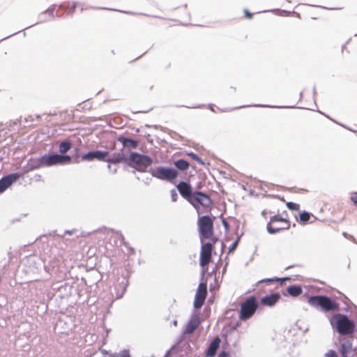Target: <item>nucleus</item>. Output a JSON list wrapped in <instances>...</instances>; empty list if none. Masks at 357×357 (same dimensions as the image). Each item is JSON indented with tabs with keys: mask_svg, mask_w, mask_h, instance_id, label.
<instances>
[{
	"mask_svg": "<svg viewBox=\"0 0 357 357\" xmlns=\"http://www.w3.org/2000/svg\"><path fill=\"white\" fill-rule=\"evenodd\" d=\"M213 219L208 215L199 217L197 220V226L201 243L206 240L218 242V238L214 234Z\"/></svg>",
	"mask_w": 357,
	"mask_h": 357,
	"instance_id": "f257e3e1",
	"label": "nucleus"
},
{
	"mask_svg": "<svg viewBox=\"0 0 357 357\" xmlns=\"http://www.w3.org/2000/svg\"><path fill=\"white\" fill-rule=\"evenodd\" d=\"M308 303L313 307H320L326 312L335 311L338 309V304L326 296H312L307 300Z\"/></svg>",
	"mask_w": 357,
	"mask_h": 357,
	"instance_id": "f03ea898",
	"label": "nucleus"
},
{
	"mask_svg": "<svg viewBox=\"0 0 357 357\" xmlns=\"http://www.w3.org/2000/svg\"><path fill=\"white\" fill-rule=\"evenodd\" d=\"M291 222L287 218L279 214L272 216L268 222L266 229L268 233L274 234L290 228Z\"/></svg>",
	"mask_w": 357,
	"mask_h": 357,
	"instance_id": "7ed1b4c3",
	"label": "nucleus"
},
{
	"mask_svg": "<svg viewBox=\"0 0 357 357\" xmlns=\"http://www.w3.org/2000/svg\"><path fill=\"white\" fill-rule=\"evenodd\" d=\"M259 304L255 296L248 298L241 305L239 319L245 321L251 318L257 311Z\"/></svg>",
	"mask_w": 357,
	"mask_h": 357,
	"instance_id": "20e7f679",
	"label": "nucleus"
},
{
	"mask_svg": "<svg viewBox=\"0 0 357 357\" xmlns=\"http://www.w3.org/2000/svg\"><path fill=\"white\" fill-rule=\"evenodd\" d=\"M336 329L342 335H351L355 331V324L346 315L338 314L335 315Z\"/></svg>",
	"mask_w": 357,
	"mask_h": 357,
	"instance_id": "39448f33",
	"label": "nucleus"
},
{
	"mask_svg": "<svg viewBox=\"0 0 357 357\" xmlns=\"http://www.w3.org/2000/svg\"><path fill=\"white\" fill-rule=\"evenodd\" d=\"M128 165L139 172H144L152 164V159L145 155L132 152L128 158Z\"/></svg>",
	"mask_w": 357,
	"mask_h": 357,
	"instance_id": "423d86ee",
	"label": "nucleus"
},
{
	"mask_svg": "<svg viewBox=\"0 0 357 357\" xmlns=\"http://www.w3.org/2000/svg\"><path fill=\"white\" fill-rule=\"evenodd\" d=\"M189 203L196 208L198 213L201 212L200 206L203 207L204 212L209 211L211 209L212 201L211 198L202 192H195Z\"/></svg>",
	"mask_w": 357,
	"mask_h": 357,
	"instance_id": "0eeeda50",
	"label": "nucleus"
},
{
	"mask_svg": "<svg viewBox=\"0 0 357 357\" xmlns=\"http://www.w3.org/2000/svg\"><path fill=\"white\" fill-rule=\"evenodd\" d=\"M71 160L69 155L45 154L39 158V162L41 166L50 167L56 165L69 164L71 162Z\"/></svg>",
	"mask_w": 357,
	"mask_h": 357,
	"instance_id": "6e6552de",
	"label": "nucleus"
},
{
	"mask_svg": "<svg viewBox=\"0 0 357 357\" xmlns=\"http://www.w3.org/2000/svg\"><path fill=\"white\" fill-rule=\"evenodd\" d=\"M217 242L209 241L207 243H202L200 254H199V264L205 270L208 269V265L212 261V251L214 245Z\"/></svg>",
	"mask_w": 357,
	"mask_h": 357,
	"instance_id": "1a4fd4ad",
	"label": "nucleus"
},
{
	"mask_svg": "<svg viewBox=\"0 0 357 357\" xmlns=\"http://www.w3.org/2000/svg\"><path fill=\"white\" fill-rule=\"evenodd\" d=\"M152 174L162 180L172 181L178 177V173L177 170L172 168L159 167L154 170Z\"/></svg>",
	"mask_w": 357,
	"mask_h": 357,
	"instance_id": "9d476101",
	"label": "nucleus"
},
{
	"mask_svg": "<svg viewBox=\"0 0 357 357\" xmlns=\"http://www.w3.org/2000/svg\"><path fill=\"white\" fill-rule=\"evenodd\" d=\"M206 296L207 282L206 281L202 282L198 286L195 296L194 307L195 309H199L204 305Z\"/></svg>",
	"mask_w": 357,
	"mask_h": 357,
	"instance_id": "9b49d317",
	"label": "nucleus"
},
{
	"mask_svg": "<svg viewBox=\"0 0 357 357\" xmlns=\"http://www.w3.org/2000/svg\"><path fill=\"white\" fill-rule=\"evenodd\" d=\"M18 173H13L0 179V193L5 192L11 185L20 178Z\"/></svg>",
	"mask_w": 357,
	"mask_h": 357,
	"instance_id": "f8f14e48",
	"label": "nucleus"
},
{
	"mask_svg": "<svg viewBox=\"0 0 357 357\" xmlns=\"http://www.w3.org/2000/svg\"><path fill=\"white\" fill-rule=\"evenodd\" d=\"M176 188L181 195L189 202L194 195L190 184L185 181H181L177 184Z\"/></svg>",
	"mask_w": 357,
	"mask_h": 357,
	"instance_id": "ddd939ff",
	"label": "nucleus"
},
{
	"mask_svg": "<svg viewBox=\"0 0 357 357\" xmlns=\"http://www.w3.org/2000/svg\"><path fill=\"white\" fill-rule=\"evenodd\" d=\"M109 155V152L102 151H94L89 152L82 155L83 160H93L95 159L101 161H105L106 158Z\"/></svg>",
	"mask_w": 357,
	"mask_h": 357,
	"instance_id": "4468645a",
	"label": "nucleus"
},
{
	"mask_svg": "<svg viewBox=\"0 0 357 357\" xmlns=\"http://www.w3.org/2000/svg\"><path fill=\"white\" fill-rule=\"evenodd\" d=\"M280 295L278 293L267 295L261 300V303L266 306H273L280 299Z\"/></svg>",
	"mask_w": 357,
	"mask_h": 357,
	"instance_id": "2eb2a0df",
	"label": "nucleus"
},
{
	"mask_svg": "<svg viewBox=\"0 0 357 357\" xmlns=\"http://www.w3.org/2000/svg\"><path fill=\"white\" fill-rule=\"evenodd\" d=\"M200 324L199 319L197 316H194L188 322L185 328V333L191 334L192 333Z\"/></svg>",
	"mask_w": 357,
	"mask_h": 357,
	"instance_id": "dca6fc26",
	"label": "nucleus"
},
{
	"mask_svg": "<svg viewBox=\"0 0 357 357\" xmlns=\"http://www.w3.org/2000/svg\"><path fill=\"white\" fill-rule=\"evenodd\" d=\"M220 339L217 337L210 344L208 349L206 355L209 357H213L216 354V351L220 346Z\"/></svg>",
	"mask_w": 357,
	"mask_h": 357,
	"instance_id": "f3484780",
	"label": "nucleus"
},
{
	"mask_svg": "<svg viewBox=\"0 0 357 357\" xmlns=\"http://www.w3.org/2000/svg\"><path fill=\"white\" fill-rule=\"evenodd\" d=\"M106 162L113 164L121 163L126 161V159L123 153H114L109 158H106Z\"/></svg>",
	"mask_w": 357,
	"mask_h": 357,
	"instance_id": "a211bd4d",
	"label": "nucleus"
},
{
	"mask_svg": "<svg viewBox=\"0 0 357 357\" xmlns=\"http://www.w3.org/2000/svg\"><path fill=\"white\" fill-rule=\"evenodd\" d=\"M174 166L181 171H186L190 167V164L188 161L180 159L174 162Z\"/></svg>",
	"mask_w": 357,
	"mask_h": 357,
	"instance_id": "6ab92c4d",
	"label": "nucleus"
},
{
	"mask_svg": "<svg viewBox=\"0 0 357 357\" xmlns=\"http://www.w3.org/2000/svg\"><path fill=\"white\" fill-rule=\"evenodd\" d=\"M351 351V344L345 342L341 344L340 352L342 357H348V354Z\"/></svg>",
	"mask_w": 357,
	"mask_h": 357,
	"instance_id": "aec40b11",
	"label": "nucleus"
},
{
	"mask_svg": "<svg viewBox=\"0 0 357 357\" xmlns=\"http://www.w3.org/2000/svg\"><path fill=\"white\" fill-rule=\"evenodd\" d=\"M302 288L300 286L292 285L287 288V292L292 296H298L302 294Z\"/></svg>",
	"mask_w": 357,
	"mask_h": 357,
	"instance_id": "412c9836",
	"label": "nucleus"
},
{
	"mask_svg": "<svg viewBox=\"0 0 357 357\" xmlns=\"http://www.w3.org/2000/svg\"><path fill=\"white\" fill-rule=\"evenodd\" d=\"M119 141L122 142L124 146H131L132 148H136L138 146V142L131 139L122 137L119 138Z\"/></svg>",
	"mask_w": 357,
	"mask_h": 357,
	"instance_id": "4be33fe9",
	"label": "nucleus"
},
{
	"mask_svg": "<svg viewBox=\"0 0 357 357\" xmlns=\"http://www.w3.org/2000/svg\"><path fill=\"white\" fill-rule=\"evenodd\" d=\"M71 146L72 145L70 142H62L59 144V152L64 154L71 149Z\"/></svg>",
	"mask_w": 357,
	"mask_h": 357,
	"instance_id": "5701e85b",
	"label": "nucleus"
},
{
	"mask_svg": "<svg viewBox=\"0 0 357 357\" xmlns=\"http://www.w3.org/2000/svg\"><path fill=\"white\" fill-rule=\"evenodd\" d=\"M187 155L188 156H190L192 159H193L194 160L197 162L199 165H205L203 160L201 158H199L197 154L194 153L193 152L187 153Z\"/></svg>",
	"mask_w": 357,
	"mask_h": 357,
	"instance_id": "b1692460",
	"label": "nucleus"
},
{
	"mask_svg": "<svg viewBox=\"0 0 357 357\" xmlns=\"http://www.w3.org/2000/svg\"><path fill=\"white\" fill-rule=\"evenodd\" d=\"M310 215L307 212H303L300 214V220L302 222H306L310 220Z\"/></svg>",
	"mask_w": 357,
	"mask_h": 357,
	"instance_id": "393cba45",
	"label": "nucleus"
},
{
	"mask_svg": "<svg viewBox=\"0 0 357 357\" xmlns=\"http://www.w3.org/2000/svg\"><path fill=\"white\" fill-rule=\"evenodd\" d=\"M287 206L288 207V208L294 211H298L300 208L299 204L294 202H287Z\"/></svg>",
	"mask_w": 357,
	"mask_h": 357,
	"instance_id": "a878e982",
	"label": "nucleus"
},
{
	"mask_svg": "<svg viewBox=\"0 0 357 357\" xmlns=\"http://www.w3.org/2000/svg\"><path fill=\"white\" fill-rule=\"evenodd\" d=\"M238 241H239V238H238L231 245V246L229 248V252H233L236 248V247L238 246Z\"/></svg>",
	"mask_w": 357,
	"mask_h": 357,
	"instance_id": "bb28decb",
	"label": "nucleus"
},
{
	"mask_svg": "<svg viewBox=\"0 0 357 357\" xmlns=\"http://www.w3.org/2000/svg\"><path fill=\"white\" fill-rule=\"evenodd\" d=\"M324 357H337L336 352L333 350L328 351Z\"/></svg>",
	"mask_w": 357,
	"mask_h": 357,
	"instance_id": "cd10ccee",
	"label": "nucleus"
},
{
	"mask_svg": "<svg viewBox=\"0 0 357 357\" xmlns=\"http://www.w3.org/2000/svg\"><path fill=\"white\" fill-rule=\"evenodd\" d=\"M351 201L354 203V204L357 205V192H353L351 195Z\"/></svg>",
	"mask_w": 357,
	"mask_h": 357,
	"instance_id": "c85d7f7f",
	"label": "nucleus"
},
{
	"mask_svg": "<svg viewBox=\"0 0 357 357\" xmlns=\"http://www.w3.org/2000/svg\"><path fill=\"white\" fill-rule=\"evenodd\" d=\"M245 17L249 20L252 18V13H250L248 10H244Z\"/></svg>",
	"mask_w": 357,
	"mask_h": 357,
	"instance_id": "c756f323",
	"label": "nucleus"
},
{
	"mask_svg": "<svg viewBox=\"0 0 357 357\" xmlns=\"http://www.w3.org/2000/svg\"><path fill=\"white\" fill-rule=\"evenodd\" d=\"M280 280V279H278V278H273V279H266V280H261L262 282H273V281H279Z\"/></svg>",
	"mask_w": 357,
	"mask_h": 357,
	"instance_id": "7c9ffc66",
	"label": "nucleus"
},
{
	"mask_svg": "<svg viewBox=\"0 0 357 357\" xmlns=\"http://www.w3.org/2000/svg\"><path fill=\"white\" fill-rule=\"evenodd\" d=\"M121 357H130L128 351H124L121 353Z\"/></svg>",
	"mask_w": 357,
	"mask_h": 357,
	"instance_id": "2f4dec72",
	"label": "nucleus"
},
{
	"mask_svg": "<svg viewBox=\"0 0 357 357\" xmlns=\"http://www.w3.org/2000/svg\"><path fill=\"white\" fill-rule=\"evenodd\" d=\"M218 357H230L229 355L225 352V351H222L219 355H218Z\"/></svg>",
	"mask_w": 357,
	"mask_h": 357,
	"instance_id": "473e14b6",
	"label": "nucleus"
},
{
	"mask_svg": "<svg viewBox=\"0 0 357 357\" xmlns=\"http://www.w3.org/2000/svg\"><path fill=\"white\" fill-rule=\"evenodd\" d=\"M76 8V4L75 3H73V5L72 6L70 10V13H73L74 10Z\"/></svg>",
	"mask_w": 357,
	"mask_h": 357,
	"instance_id": "72a5a7b5",
	"label": "nucleus"
},
{
	"mask_svg": "<svg viewBox=\"0 0 357 357\" xmlns=\"http://www.w3.org/2000/svg\"><path fill=\"white\" fill-rule=\"evenodd\" d=\"M177 195L176 193H174V195H172V199H173V201H176V197Z\"/></svg>",
	"mask_w": 357,
	"mask_h": 357,
	"instance_id": "f704fd0d",
	"label": "nucleus"
}]
</instances>
